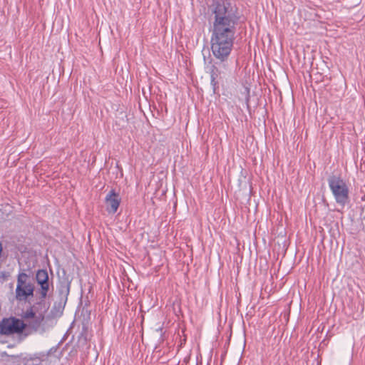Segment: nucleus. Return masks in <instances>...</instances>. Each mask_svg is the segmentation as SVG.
<instances>
[{"instance_id":"f257e3e1","label":"nucleus","mask_w":365,"mask_h":365,"mask_svg":"<svg viewBox=\"0 0 365 365\" xmlns=\"http://www.w3.org/2000/svg\"><path fill=\"white\" fill-rule=\"evenodd\" d=\"M207 9L212 22L211 51L219 61L210 71V85L213 93L216 94L220 83H223L231 73L227 60L234 46L237 27L241 22V15L230 0H211Z\"/></svg>"},{"instance_id":"f03ea898","label":"nucleus","mask_w":365,"mask_h":365,"mask_svg":"<svg viewBox=\"0 0 365 365\" xmlns=\"http://www.w3.org/2000/svg\"><path fill=\"white\" fill-rule=\"evenodd\" d=\"M327 181L336 202L344 207L349 202V189L345 180L339 175H331Z\"/></svg>"},{"instance_id":"7ed1b4c3","label":"nucleus","mask_w":365,"mask_h":365,"mask_svg":"<svg viewBox=\"0 0 365 365\" xmlns=\"http://www.w3.org/2000/svg\"><path fill=\"white\" fill-rule=\"evenodd\" d=\"M48 267L50 274L46 268L38 269L36 272L34 280L38 287L36 294L49 295L53 292V272L50 264Z\"/></svg>"},{"instance_id":"20e7f679","label":"nucleus","mask_w":365,"mask_h":365,"mask_svg":"<svg viewBox=\"0 0 365 365\" xmlns=\"http://www.w3.org/2000/svg\"><path fill=\"white\" fill-rule=\"evenodd\" d=\"M35 302L29 307V308L24 312L23 318L24 319H29V317H35L36 314H46L49 309L50 303L46 301L48 294H36Z\"/></svg>"},{"instance_id":"39448f33","label":"nucleus","mask_w":365,"mask_h":365,"mask_svg":"<svg viewBox=\"0 0 365 365\" xmlns=\"http://www.w3.org/2000/svg\"><path fill=\"white\" fill-rule=\"evenodd\" d=\"M26 324L20 319L11 317L1 320V335L21 334L26 329Z\"/></svg>"},{"instance_id":"423d86ee","label":"nucleus","mask_w":365,"mask_h":365,"mask_svg":"<svg viewBox=\"0 0 365 365\" xmlns=\"http://www.w3.org/2000/svg\"><path fill=\"white\" fill-rule=\"evenodd\" d=\"M35 286L32 282L16 284L15 297L19 302H26L34 296Z\"/></svg>"},{"instance_id":"0eeeda50","label":"nucleus","mask_w":365,"mask_h":365,"mask_svg":"<svg viewBox=\"0 0 365 365\" xmlns=\"http://www.w3.org/2000/svg\"><path fill=\"white\" fill-rule=\"evenodd\" d=\"M121 198L119 194L115 192L114 189H112L106 195L105 198V203L106 206V210L110 214H114L117 212Z\"/></svg>"},{"instance_id":"6e6552de","label":"nucleus","mask_w":365,"mask_h":365,"mask_svg":"<svg viewBox=\"0 0 365 365\" xmlns=\"http://www.w3.org/2000/svg\"><path fill=\"white\" fill-rule=\"evenodd\" d=\"M71 286V281L68 277L63 279L59 282V284L57 288L58 292V300L67 303L68 297L70 294Z\"/></svg>"},{"instance_id":"1a4fd4ad","label":"nucleus","mask_w":365,"mask_h":365,"mask_svg":"<svg viewBox=\"0 0 365 365\" xmlns=\"http://www.w3.org/2000/svg\"><path fill=\"white\" fill-rule=\"evenodd\" d=\"M26 361L27 365H42L43 362L48 359V354L43 351L34 354H26Z\"/></svg>"},{"instance_id":"9d476101","label":"nucleus","mask_w":365,"mask_h":365,"mask_svg":"<svg viewBox=\"0 0 365 365\" xmlns=\"http://www.w3.org/2000/svg\"><path fill=\"white\" fill-rule=\"evenodd\" d=\"M66 303L60 300H56L50 311L49 317L51 318H58L63 315Z\"/></svg>"},{"instance_id":"9b49d317","label":"nucleus","mask_w":365,"mask_h":365,"mask_svg":"<svg viewBox=\"0 0 365 365\" xmlns=\"http://www.w3.org/2000/svg\"><path fill=\"white\" fill-rule=\"evenodd\" d=\"M29 319H32L29 324V327L32 330L37 331L40 329L42 322L44 321L45 316L42 315V314H36L35 317H29Z\"/></svg>"},{"instance_id":"f8f14e48","label":"nucleus","mask_w":365,"mask_h":365,"mask_svg":"<svg viewBox=\"0 0 365 365\" xmlns=\"http://www.w3.org/2000/svg\"><path fill=\"white\" fill-rule=\"evenodd\" d=\"M29 276L24 272H19L17 275L16 284L30 282L28 281Z\"/></svg>"},{"instance_id":"ddd939ff","label":"nucleus","mask_w":365,"mask_h":365,"mask_svg":"<svg viewBox=\"0 0 365 365\" xmlns=\"http://www.w3.org/2000/svg\"><path fill=\"white\" fill-rule=\"evenodd\" d=\"M25 361L26 355L23 356V354H21L19 356H15L13 361V365H27Z\"/></svg>"},{"instance_id":"4468645a","label":"nucleus","mask_w":365,"mask_h":365,"mask_svg":"<svg viewBox=\"0 0 365 365\" xmlns=\"http://www.w3.org/2000/svg\"><path fill=\"white\" fill-rule=\"evenodd\" d=\"M163 329V327H159L158 329H156V331H160V333H162Z\"/></svg>"}]
</instances>
